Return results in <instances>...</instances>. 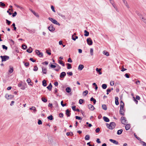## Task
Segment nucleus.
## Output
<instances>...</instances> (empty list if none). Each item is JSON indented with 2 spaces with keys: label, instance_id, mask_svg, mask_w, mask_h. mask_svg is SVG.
Here are the masks:
<instances>
[{
  "label": "nucleus",
  "instance_id": "f257e3e1",
  "mask_svg": "<svg viewBox=\"0 0 146 146\" xmlns=\"http://www.w3.org/2000/svg\"><path fill=\"white\" fill-rule=\"evenodd\" d=\"M106 125L108 128L110 129H113L115 126V123L114 122H111L109 124L106 123Z\"/></svg>",
  "mask_w": 146,
  "mask_h": 146
},
{
  "label": "nucleus",
  "instance_id": "f03ea898",
  "mask_svg": "<svg viewBox=\"0 0 146 146\" xmlns=\"http://www.w3.org/2000/svg\"><path fill=\"white\" fill-rule=\"evenodd\" d=\"M48 19L54 24L58 25V26L60 25V24L54 19L49 17Z\"/></svg>",
  "mask_w": 146,
  "mask_h": 146
},
{
  "label": "nucleus",
  "instance_id": "7ed1b4c3",
  "mask_svg": "<svg viewBox=\"0 0 146 146\" xmlns=\"http://www.w3.org/2000/svg\"><path fill=\"white\" fill-rule=\"evenodd\" d=\"M124 104H122L120 105V114L122 115H124L125 111L123 109Z\"/></svg>",
  "mask_w": 146,
  "mask_h": 146
},
{
  "label": "nucleus",
  "instance_id": "20e7f679",
  "mask_svg": "<svg viewBox=\"0 0 146 146\" xmlns=\"http://www.w3.org/2000/svg\"><path fill=\"white\" fill-rule=\"evenodd\" d=\"M0 57L2 59V62L6 61L7 60H9V56L6 55L1 56Z\"/></svg>",
  "mask_w": 146,
  "mask_h": 146
},
{
  "label": "nucleus",
  "instance_id": "39448f33",
  "mask_svg": "<svg viewBox=\"0 0 146 146\" xmlns=\"http://www.w3.org/2000/svg\"><path fill=\"white\" fill-rule=\"evenodd\" d=\"M121 121L122 123L125 125H126L127 123V120L126 118L123 117H122L121 118Z\"/></svg>",
  "mask_w": 146,
  "mask_h": 146
},
{
  "label": "nucleus",
  "instance_id": "423d86ee",
  "mask_svg": "<svg viewBox=\"0 0 146 146\" xmlns=\"http://www.w3.org/2000/svg\"><path fill=\"white\" fill-rule=\"evenodd\" d=\"M36 54L39 57H43V54L42 52H40L38 50H36L35 51Z\"/></svg>",
  "mask_w": 146,
  "mask_h": 146
},
{
  "label": "nucleus",
  "instance_id": "0eeeda50",
  "mask_svg": "<svg viewBox=\"0 0 146 146\" xmlns=\"http://www.w3.org/2000/svg\"><path fill=\"white\" fill-rule=\"evenodd\" d=\"M49 31L51 32H53L55 30V28L52 25H50L48 27Z\"/></svg>",
  "mask_w": 146,
  "mask_h": 146
},
{
  "label": "nucleus",
  "instance_id": "6e6552de",
  "mask_svg": "<svg viewBox=\"0 0 146 146\" xmlns=\"http://www.w3.org/2000/svg\"><path fill=\"white\" fill-rule=\"evenodd\" d=\"M5 98L8 100L11 99L14 97V96L12 95H9L6 94L5 96Z\"/></svg>",
  "mask_w": 146,
  "mask_h": 146
},
{
  "label": "nucleus",
  "instance_id": "1a4fd4ad",
  "mask_svg": "<svg viewBox=\"0 0 146 146\" xmlns=\"http://www.w3.org/2000/svg\"><path fill=\"white\" fill-rule=\"evenodd\" d=\"M87 42L88 44L89 45H92L93 42L90 38H88L87 40Z\"/></svg>",
  "mask_w": 146,
  "mask_h": 146
},
{
  "label": "nucleus",
  "instance_id": "9d476101",
  "mask_svg": "<svg viewBox=\"0 0 146 146\" xmlns=\"http://www.w3.org/2000/svg\"><path fill=\"white\" fill-rule=\"evenodd\" d=\"M88 108L91 110H93L95 109L94 107L91 104L88 105Z\"/></svg>",
  "mask_w": 146,
  "mask_h": 146
},
{
  "label": "nucleus",
  "instance_id": "9b49d317",
  "mask_svg": "<svg viewBox=\"0 0 146 146\" xmlns=\"http://www.w3.org/2000/svg\"><path fill=\"white\" fill-rule=\"evenodd\" d=\"M66 75V73L65 72H61L60 74V77L61 78H64Z\"/></svg>",
  "mask_w": 146,
  "mask_h": 146
},
{
  "label": "nucleus",
  "instance_id": "f8f14e48",
  "mask_svg": "<svg viewBox=\"0 0 146 146\" xmlns=\"http://www.w3.org/2000/svg\"><path fill=\"white\" fill-rule=\"evenodd\" d=\"M109 140L110 141L112 142L113 143L115 144V145L118 144L119 143H118V142H117V141H116L115 140L110 139Z\"/></svg>",
  "mask_w": 146,
  "mask_h": 146
},
{
  "label": "nucleus",
  "instance_id": "ddd939ff",
  "mask_svg": "<svg viewBox=\"0 0 146 146\" xmlns=\"http://www.w3.org/2000/svg\"><path fill=\"white\" fill-rule=\"evenodd\" d=\"M66 114L67 116L68 117H70V116L71 113L70 111L68 109H67L66 111Z\"/></svg>",
  "mask_w": 146,
  "mask_h": 146
},
{
  "label": "nucleus",
  "instance_id": "4468645a",
  "mask_svg": "<svg viewBox=\"0 0 146 146\" xmlns=\"http://www.w3.org/2000/svg\"><path fill=\"white\" fill-rule=\"evenodd\" d=\"M115 104L116 105H117L119 104V103L118 102L119 98L117 97H115Z\"/></svg>",
  "mask_w": 146,
  "mask_h": 146
},
{
  "label": "nucleus",
  "instance_id": "2eb2a0df",
  "mask_svg": "<svg viewBox=\"0 0 146 146\" xmlns=\"http://www.w3.org/2000/svg\"><path fill=\"white\" fill-rule=\"evenodd\" d=\"M56 68L54 70L56 71H58L61 68L60 67L58 64H57L56 66Z\"/></svg>",
  "mask_w": 146,
  "mask_h": 146
},
{
  "label": "nucleus",
  "instance_id": "dca6fc26",
  "mask_svg": "<svg viewBox=\"0 0 146 146\" xmlns=\"http://www.w3.org/2000/svg\"><path fill=\"white\" fill-rule=\"evenodd\" d=\"M13 71V67L11 66H10V68L9 70V72L11 73H12Z\"/></svg>",
  "mask_w": 146,
  "mask_h": 146
},
{
  "label": "nucleus",
  "instance_id": "f3484780",
  "mask_svg": "<svg viewBox=\"0 0 146 146\" xmlns=\"http://www.w3.org/2000/svg\"><path fill=\"white\" fill-rule=\"evenodd\" d=\"M30 10L33 13L36 17H39V15L36 13L34 11H33L31 9H30Z\"/></svg>",
  "mask_w": 146,
  "mask_h": 146
},
{
  "label": "nucleus",
  "instance_id": "a211bd4d",
  "mask_svg": "<svg viewBox=\"0 0 146 146\" xmlns=\"http://www.w3.org/2000/svg\"><path fill=\"white\" fill-rule=\"evenodd\" d=\"M130 125L128 124L126 125L125 126V128L126 130H129L130 128Z\"/></svg>",
  "mask_w": 146,
  "mask_h": 146
},
{
  "label": "nucleus",
  "instance_id": "6ab92c4d",
  "mask_svg": "<svg viewBox=\"0 0 146 146\" xmlns=\"http://www.w3.org/2000/svg\"><path fill=\"white\" fill-rule=\"evenodd\" d=\"M27 82L30 85H32L33 83L31 82V80L30 78H28L27 80Z\"/></svg>",
  "mask_w": 146,
  "mask_h": 146
},
{
  "label": "nucleus",
  "instance_id": "aec40b11",
  "mask_svg": "<svg viewBox=\"0 0 146 146\" xmlns=\"http://www.w3.org/2000/svg\"><path fill=\"white\" fill-rule=\"evenodd\" d=\"M84 66L82 64H80L78 67V69L79 70H82V69L84 68Z\"/></svg>",
  "mask_w": 146,
  "mask_h": 146
},
{
  "label": "nucleus",
  "instance_id": "412c9836",
  "mask_svg": "<svg viewBox=\"0 0 146 146\" xmlns=\"http://www.w3.org/2000/svg\"><path fill=\"white\" fill-rule=\"evenodd\" d=\"M103 119H104V121L105 122H108L109 121H110L108 117H107L106 116H104L103 117Z\"/></svg>",
  "mask_w": 146,
  "mask_h": 146
},
{
  "label": "nucleus",
  "instance_id": "4be33fe9",
  "mask_svg": "<svg viewBox=\"0 0 146 146\" xmlns=\"http://www.w3.org/2000/svg\"><path fill=\"white\" fill-rule=\"evenodd\" d=\"M52 85L51 83H50L49 85L47 87V88L49 90H51L52 89Z\"/></svg>",
  "mask_w": 146,
  "mask_h": 146
},
{
  "label": "nucleus",
  "instance_id": "5701e85b",
  "mask_svg": "<svg viewBox=\"0 0 146 146\" xmlns=\"http://www.w3.org/2000/svg\"><path fill=\"white\" fill-rule=\"evenodd\" d=\"M71 90V89L69 87H67L66 89V91L68 93L70 92Z\"/></svg>",
  "mask_w": 146,
  "mask_h": 146
},
{
  "label": "nucleus",
  "instance_id": "b1692460",
  "mask_svg": "<svg viewBox=\"0 0 146 146\" xmlns=\"http://www.w3.org/2000/svg\"><path fill=\"white\" fill-rule=\"evenodd\" d=\"M42 85L43 86L45 87L46 86V85H47L46 81L45 80H43L42 81Z\"/></svg>",
  "mask_w": 146,
  "mask_h": 146
},
{
  "label": "nucleus",
  "instance_id": "393cba45",
  "mask_svg": "<svg viewBox=\"0 0 146 146\" xmlns=\"http://www.w3.org/2000/svg\"><path fill=\"white\" fill-rule=\"evenodd\" d=\"M123 131V130L122 129H120V130H118L117 132V134H118V135H120L121 134V133H122Z\"/></svg>",
  "mask_w": 146,
  "mask_h": 146
},
{
  "label": "nucleus",
  "instance_id": "a878e982",
  "mask_svg": "<svg viewBox=\"0 0 146 146\" xmlns=\"http://www.w3.org/2000/svg\"><path fill=\"white\" fill-rule=\"evenodd\" d=\"M96 70L99 73V74H102V73L100 72L101 70V69H99L98 68H96Z\"/></svg>",
  "mask_w": 146,
  "mask_h": 146
},
{
  "label": "nucleus",
  "instance_id": "bb28decb",
  "mask_svg": "<svg viewBox=\"0 0 146 146\" xmlns=\"http://www.w3.org/2000/svg\"><path fill=\"white\" fill-rule=\"evenodd\" d=\"M42 72L43 74H46V69L45 68H42Z\"/></svg>",
  "mask_w": 146,
  "mask_h": 146
},
{
  "label": "nucleus",
  "instance_id": "cd10ccee",
  "mask_svg": "<svg viewBox=\"0 0 146 146\" xmlns=\"http://www.w3.org/2000/svg\"><path fill=\"white\" fill-rule=\"evenodd\" d=\"M33 51L32 48L30 47L29 49L27 50V51L29 53H31Z\"/></svg>",
  "mask_w": 146,
  "mask_h": 146
},
{
  "label": "nucleus",
  "instance_id": "c85d7f7f",
  "mask_svg": "<svg viewBox=\"0 0 146 146\" xmlns=\"http://www.w3.org/2000/svg\"><path fill=\"white\" fill-rule=\"evenodd\" d=\"M90 139V136L89 135H86L85 137V139L86 140H89Z\"/></svg>",
  "mask_w": 146,
  "mask_h": 146
},
{
  "label": "nucleus",
  "instance_id": "c756f323",
  "mask_svg": "<svg viewBox=\"0 0 146 146\" xmlns=\"http://www.w3.org/2000/svg\"><path fill=\"white\" fill-rule=\"evenodd\" d=\"M58 63L61 64L63 66H65V64L62 61L60 60H58Z\"/></svg>",
  "mask_w": 146,
  "mask_h": 146
},
{
  "label": "nucleus",
  "instance_id": "7c9ffc66",
  "mask_svg": "<svg viewBox=\"0 0 146 146\" xmlns=\"http://www.w3.org/2000/svg\"><path fill=\"white\" fill-rule=\"evenodd\" d=\"M84 35L86 36H87L89 35V33L88 31H87L86 30H85L84 31Z\"/></svg>",
  "mask_w": 146,
  "mask_h": 146
},
{
  "label": "nucleus",
  "instance_id": "2f4dec72",
  "mask_svg": "<svg viewBox=\"0 0 146 146\" xmlns=\"http://www.w3.org/2000/svg\"><path fill=\"white\" fill-rule=\"evenodd\" d=\"M90 101H91L93 102V103L94 104H96V99H95L93 98V97L91 98H90Z\"/></svg>",
  "mask_w": 146,
  "mask_h": 146
},
{
  "label": "nucleus",
  "instance_id": "473e14b6",
  "mask_svg": "<svg viewBox=\"0 0 146 146\" xmlns=\"http://www.w3.org/2000/svg\"><path fill=\"white\" fill-rule=\"evenodd\" d=\"M102 107L103 109L104 110H107V108L105 104H103L102 105Z\"/></svg>",
  "mask_w": 146,
  "mask_h": 146
},
{
  "label": "nucleus",
  "instance_id": "72a5a7b5",
  "mask_svg": "<svg viewBox=\"0 0 146 146\" xmlns=\"http://www.w3.org/2000/svg\"><path fill=\"white\" fill-rule=\"evenodd\" d=\"M67 68L68 69H70L72 68V67L71 66V64L69 63H67Z\"/></svg>",
  "mask_w": 146,
  "mask_h": 146
},
{
  "label": "nucleus",
  "instance_id": "f704fd0d",
  "mask_svg": "<svg viewBox=\"0 0 146 146\" xmlns=\"http://www.w3.org/2000/svg\"><path fill=\"white\" fill-rule=\"evenodd\" d=\"M78 36H75V38L74 37V35H73L72 36V38L73 40H75L76 39L78 38Z\"/></svg>",
  "mask_w": 146,
  "mask_h": 146
},
{
  "label": "nucleus",
  "instance_id": "c9c22d12",
  "mask_svg": "<svg viewBox=\"0 0 146 146\" xmlns=\"http://www.w3.org/2000/svg\"><path fill=\"white\" fill-rule=\"evenodd\" d=\"M111 3L112 4L113 7L114 8L116 9V7H115V5L113 4L114 3L113 1H112L111 0H110Z\"/></svg>",
  "mask_w": 146,
  "mask_h": 146
},
{
  "label": "nucleus",
  "instance_id": "e433bc0d",
  "mask_svg": "<svg viewBox=\"0 0 146 146\" xmlns=\"http://www.w3.org/2000/svg\"><path fill=\"white\" fill-rule=\"evenodd\" d=\"M102 87L103 89H105L107 88V85L106 84H103L102 85Z\"/></svg>",
  "mask_w": 146,
  "mask_h": 146
},
{
  "label": "nucleus",
  "instance_id": "4c0bfd02",
  "mask_svg": "<svg viewBox=\"0 0 146 146\" xmlns=\"http://www.w3.org/2000/svg\"><path fill=\"white\" fill-rule=\"evenodd\" d=\"M58 15L61 16L62 18L65 19H66L65 17V15H63L62 14L60 13L58 14Z\"/></svg>",
  "mask_w": 146,
  "mask_h": 146
},
{
  "label": "nucleus",
  "instance_id": "58836bf2",
  "mask_svg": "<svg viewBox=\"0 0 146 146\" xmlns=\"http://www.w3.org/2000/svg\"><path fill=\"white\" fill-rule=\"evenodd\" d=\"M103 54H104L106 55V56H108L109 55V54L108 53V52H106L105 50H104L103 52Z\"/></svg>",
  "mask_w": 146,
  "mask_h": 146
},
{
  "label": "nucleus",
  "instance_id": "ea45409f",
  "mask_svg": "<svg viewBox=\"0 0 146 146\" xmlns=\"http://www.w3.org/2000/svg\"><path fill=\"white\" fill-rule=\"evenodd\" d=\"M47 118L50 120H52L53 119V116L51 115L50 116H48Z\"/></svg>",
  "mask_w": 146,
  "mask_h": 146
},
{
  "label": "nucleus",
  "instance_id": "a19ab883",
  "mask_svg": "<svg viewBox=\"0 0 146 146\" xmlns=\"http://www.w3.org/2000/svg\"><path fill=\"white\" fill-rule=\"evenodd\" d=\"M22 48L24 50L26 49L27 48V46H26L25 45L23 44L22 45Z\"/></svg>",
  "mask_w": 146,
  "mask_h": 146
},
{
  "label": "nucleus",
  "instance_id": "79ce46f5",
  "mask_svg": "<svg viewBox=\"0 0 146 146\" xmlns=\"http://www.w3.org/2000/svg\"><path fill=\"white\" fill-rule=\"evenodd\" d=\"M42 100L44 102H46L47 101V100L44 98H42Z\"/></svg>",
  "mask_w": 146,
  "mask_h": 146
},
{
  "label": "nucleus",
  "instance_id": "37998d69",
  "mask_svg": "<svg viewBox=\"0 0 146 146\" xmlns=\"http://www.w3.org/2000/svg\"><path fill=\"white\" fill-rule=\"evenodd\" d=\"M83 102H84V100L83 99H80L79 100V103L80 104H82Z\"/></svg>",
  "mask_w": 146,
  "mask_h": 146
},
{
  "label": "nucleus",
  "instance_id": "c03bdc74",
  "mask_svg": "<svg viewBox=\"0 0 146 146\" xmlns=\"http://www.w3.org/2000/svg\"><path fill=\"white\" fill-rule=\"evenodd\" d=\"M88 91L87 90H85L83 92V94H84V95L85 96H86L87 95V94H88Z\"/></svg>",
  "mask_w": 146,
  "mask_h": 146
},
{
  "label": "nucleus",
  "instance_id": "a18cd8bd",
  "mask_svg": "<svg viewBox=\"0 0 146 146\" xmlns=\"http://www.w3.org/2000/svg\"><path fill=\"white\" fill-rule=\"evenodd\" d=\"M140 18L142 19L143 20V21L145 24H146V19H144L143 17L142 16H141V17H140Z\"/></svg>",
  "mask_w": 146,
  "mask_h": 146
},
{
  "label": "nucleus",
  "instance_id": "49530a36",
  "mask_svg": "<svg viewBox=\"0 0 146 146\" xmlns=\"http://www.w3.org/2000/svg\"><path fill=\"white\" fill-rule=\"evenodd\" d=\"M134 136H135V137H136V138H137V139L138 140H141V139H140L139 137H138L137 136V135H136V133H134Z\"/></svg>",
  "mask_w": 146,
  "mask_h": 146
},
{
  "label": "nucleus",
  "instance_id": "de8ad7c7",
  "mask_svg": "<svg viewBox=\"0 0 146 146\" xmlns=\"http://www.w3.org/2000/svg\"><path fill=\"white\" fill-rule=\"evenodd\" d=\"M90 53L91 55H93V50L92 48H91L90 49Z\"/></svg>",
  "mask_w": 146,
  "mask_h": 146
},
{
  "label": "nucleus",
  "instance_id": "09e8293b",
  "mask_svg": "<svg viewBox=\"0 0 146 146\" xmlns=\"http://www.w3.org/2000/svg\"><path fill=\"white\" fill-rule=\"evenodd\" d=\"M63 103V101H62L61 102V105L62 106V107H64V106H66V104H64V103Z\"/></svg>",
  "mask_w": 146,
  "mask_h": 146
},
{
  "label": "nucleus",
  "instance_id": "8fccbe9b",
  "mask_svg": "<svg viewBox=\"0 0 146 146\" xmlns=\"http://www.w3.org/2000/svg\"><path fill=\"white\" fill-rule=\"evenodd\" d=\"M2 46L3 49H5L6 50H7V47L5 45H2Z\"/></svg>",
  "mask_w": 146,
  "mask_h": 146
},
{
  "label": "nucleus",
  "instance_id": "3c124183",
  "mask_svg": "<svg viewBox=\"0 0 146 146\" xmlns=\"http://www.w3.org/2000/svg\"><path fill=\"white\" fill-rule=\"evenodd\" d=\"M100 128L99 127H98L95 130L96 132L97 133H98L100 131Z\"/></svg>",
  "mask_w": 146,
  "mask_h": 146
},
{
  "label": "nucleus",
  "instance_id": "603ef678",
  "mask_svg": "<svg viewBox=\"0 0 146 146\" xmlns=\"http://www.w3.org/2000/svg\"><path fill=\"white\" fill-rule=\"evenodd\" d=\"M5 4L3 3H2L1 2H0V6H1L2 7H4V6H5Z\"/></svg>",
  "mask_w": 146,
  "mask_h": 146
},
{
  "label": "nucleus",
  "instance_id": "864d4df0",
  "mask_svg": "<svg viewBox=\"0 0 146 146\" xmlns=\"http://www.w3.org/2000/svg\"><path fill=\"white\" fill-rule=\"evenodd\" d=\"M75 117H76V119H78V120H82V118L80 117L76 116Z\"/></svg>",
  "mask_w": 146,
  "mask_h": 146
},
{
  "label": "nucleus",
  "instance_id": "5fc2aeb1",
  "mask_svg": "<svg viewBox=\"0 0 146 146\" xmlns=\"http://www.w3.org/2000/svg\"><path fill=\"white\" fill-rule=\"evenodd\" d=\"M38 70V68L36 66H35L33 68V70L34 71H37Z\"/></svg>",
  "mask_w": 146,
  "mask_h": 146
},
{
  "label": "nucleus",
  "instance_id": "6e6d98bb",
  "mask_svg": "<svg viewBox=\"0 0 146 146\" xmlns=\"http://www.w3.org/2000/svg\"><path fill=\"white\" fill-rule=\"evenodd\" d=\"M6 23H7L8 25H10L11 23V22L10 21H9L7 19H6Z\"/></svg>",
  "mask_w": 146,
  "mask_h": 146
},
{
  "label": "nucleus",
  "instance_id": "4d7b16f0",
  "mask_svg": "<svg viewBox=\"0 0 146 146\" xmlns=\"http://www.w3.org/2000/svg\"><path fill=\"white\" fill-rule=\"evenodd\" d=\"M64 115L62 113H60L59 114V117L60 118L63 117Z\"/></svg>",
  "mask_w": 146,
  "mask_h": 146
},
{
  "label": "nucleus",
  "instance_id": "13d9d810",
  "mask_svg": "<svg viewBox=\"0 0 146 146\" xmlns=\"http://www.w3.org/2000/svg\"><path fill=\"white\" fill-rule=\"evenodd\" d=\"M51 9L54 12H55L56 11L54 9V7L52 6V5L51 6Z\"/></svg>",
  "mask_w": 146,
  "mask_h": 146
},
{
  "label": "nucleus",
  "instance_id": "bf43d9fd",
  "mask_svg": "<svg viewBox=\"0 0 146 146\" xmlns=\"http://www.w3.org/2000/svg\"><path fill=\"white\" fill-rule=\"evenodd\" d=\"M129 74H128L126 73L125 75V76L126 78H129Z\"/></svg>",
  "mask_w": 146,
  "mask_h": 146
},
{
  "label": "nucleus",
  "instance_id": "052dcab7",
  "mask_svg": "<svg viewBox=\"0 0 146 146\" xmlns=\"http://www.w3.org/2000/svg\"><path fill=\"white\" fill-rule=\"evenodd\" d=\"M38 125L41 124H42V121L41 120L39 119L38 121Z\"/></svg>",
  "mask_w": 146,
  "mask_h": 146
},
{
  "label": "nucleus",
  "instance_id": "680f3d73",
  "mask_svg": "<svg viewBox=\"0 0 146 146\" xmlns=\"http://www.w3.org/2000/svg\"><path fill=\"white\" fill-rule=\"evenodd\" d=\"M114 84V82L113 81H111L110 82V85L111 86H113Z\"/></svg>",
  "mask_w": 146,
  "mask_h": 146
},
{
  "label": "nucleus",
  "instance_id": "e2e57ef3",
  "mask_svg": "<svg viewBox=\"0 0 146 146\" xmlns=\"http://www.w3.org/2000/svg\"><path fill=\"white\" fill-rule=\"evenodd\" d=\"M67 74L70 76H71L72 75H73V73H72V72H67Z\"/></svg>",
  "mask_w": 146,
  "mask_h": 146
},
{
  "label": "nucleus",
  "instance_id": "0e129e2a",
  "mask_svg": "<svg viewBox=\"0 0 146 146\" xmlns=\"http://www.w3.org/2000/svg\"><path fill=\"white\" fill-rule=\"evenodd\" d=\"M48 64V62H47V61H45L42 63V64H45L46 65H47Z\"/></svg>",
  "mask_w": 146,
  "mask_h": 146
},
{
  "label": "nucleus",
  "instance_id": "69168bd1",
  "mask_svg": "<svg viewBox=\"0 0 146 146\" xmlns=\"http://www.w3.org/2000/svg\"><path fill=\"white\" fill-rule=\"evenodd\" d=\"M24 64L26 67H28L29 66V64L28 62L25 63Z\"/></svg>",
  "mask_w": 146,
  "mask_h": 146
},
{
  "label": "nucleus",
  "instance_id": "338daca9",
  "mask_svg": "<svg viewBox=\"0 0 146 146\" xmlns=\"http://www.w3.org/2000/svg\"><path fill=\"white\" fill-rule=\"evenodd\" d=\"M17 14V12L16 11H15V12H14V13H13V15H12V16L13 17H14L16 16V15Z\"/></svg>",
  "mask_w": 146,
  "mask_h": 146
},
{
  "label": "nucleus",
  "instance_id": "774afa93",
  "mask_svg": "<svg viewBox=\"0 0 146 146\" xmlns=\"http://www.w3.org/2000/svg\"><path fill=\"white\" fill-rule=\"evenodd\" d=\"M136 99L138 100H139L140 99V98L139 96H137L136 97Z\"/></svg>",
  "mask_w": 146,
  "mask_h": 146
}]
</instances>
